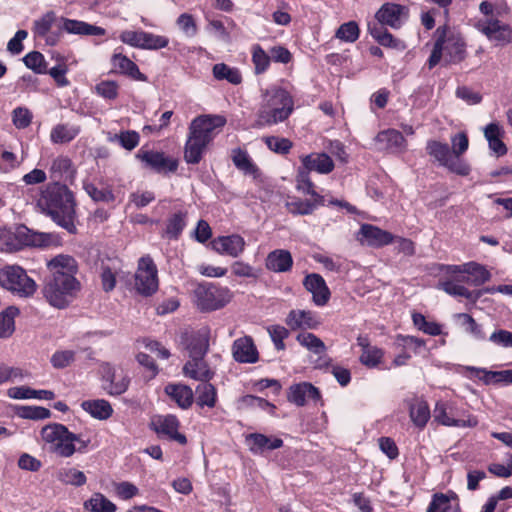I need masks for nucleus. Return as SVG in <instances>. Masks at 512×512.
<instances>
[{
    "label": "nucleus",
    "mask_w": 512,
    "mask_h": 512,
    "mask_svg": "<svg viewBox=\"0 0 512 512\" xmlns=\"http://www.w3.org/2000/svg\"><path fill=\"white\" fill-rule=\"evenodd\" d=\"M50 273L44 280L41 293L53 308L66 309L78 297L81 283L76 278L78 263L70 255L59 254L47 262Z\"/></svg>",
    "instance_id": "f257e3e1"
},
{
    "label": "nucleus",
    "mask_w": 512,
    "mask_h": 512,
    "mask_svg": "<svg viewBox=\"0 0 512 512\" xmlns=\"http://www.w3.org/2000/svg\"><path fill=\"white\" fill-rule=\"evenodd\" d=\"M226 124L221 115H202L190 124L189 136L185 145L184 158L187 163L197 164L202 158L206 146L217 134V129Z\"/></svg>",
    "instance_id": "f03ea898"
},
{
    "label": "nucleus",
    "mask_w": 512,
    "mask_h": 512,
    "mask_svg": "<svg viewBox=\"0 0 512 512\" xmlns=\"http://www.w3.org/2000/svg\"><path fill=\"white\" fill-rule=\"evenodd\" d=\"M435 42L427 65L434 68L443 60L445 66L459 64L466 58V43L460 33L444 25L436 29Z\"/></svg>",
    "instance_id": "7ed1b4c3"
},
{
    "label": "nucleus",
    "mask_w": 512,
    "mask_h": 512,
    "mask_svg": "<svg viewBox=\"0 0 512 512\" xmlns=\"http://www.w3.org/2000/svg\"><path fill=\"white\" fill-rule=\"evenodd\" d=\"M294 111V100L288 91L272 87L262 92V101L257 112L258 127L272 126L289 118Z\"/></svg>",
    "instance_id": "20e7f679"
},
{
    "label": "nucleus",
    "mask_w": 512,
    "mask_h": 512,
    "mask_svg": "<svg viewBox=\"0 0 512 512\" xmlns=\"http://www.w3.org/2000/svg\"><path fill=\"white\" fill-rule=\"evenodd\" d=\"M41 440L47 450L62 458H69L75 452L85 453L90 440L81 439L77 435L60 423H50L45 425L41 431Z\"/></svg>",
    "instance_id": "39448f33"
},
{
    "label": "nucleus",
    "mask_w": 512,
    "mask_h": 512,
    "mask_svg": "<svg viewBox=\"0 0 512 512\" xmlns=\"http://www.w3.org/2000/svg\"><path fill=\"white\" fill-rule=\"evenodd\" d=\"M51 242V234L33 231L23 224L0 228L1 252L12 253L26 247H48Z\"/></svg>",
    "instance_id": "423d86ee"
},
{
    "label": "nucleus",
    "mask_w": 512,
    "mask_h": 512,
    "mask_svg": "<svg viewBox=\"0 0 512 512\" xmlns=\"http://www.w3.org/2000/svg\"><path fill=\"white\" fill-rule=\"evenodd\" d=\"M74 194H39L37 206L70 233L76 231Z\"/></svg>",
    "instance_id": "0eeeda50"
},
{
    "label": "nucleus",
    "mask_w": 512,
    "mask_h": 512,
    "mask_svg": "<svg viewBox=\"0 0 512 512\" xmlns=\"http://www.w3.org/2000/svg\"><path fill=\"white\" fill-rule=\"evenodd\" d=\"M233 297L234 293L229 287L213 282L197 283L191 292L193 305L202 313L224 308Z\"/></svg>",
    "instance_id": "6e6552de"
},
{
    "label": "nucleus",
    "mask_w": 512,
    "mask_h": 512,
    "mask_svg": "<svg viewBox=\"0 0 512 512\" xmlns=\"http://www.w3.org/2000/svg\"><path fill=\"white\" fill-rule=\"evenodd\" d=\"M0 286L20 298H31L37 291L36 281L19 265H5L0 269Z\"/></svg>",
    "instance_id": "1a4fd4ad"
},
{
    "label": "nucleus",
    "mask_w": 512,
    "mask_h": 512,
    "mask_svg": "<svg viewBox=\"0 0 512 512\" xmlns=\"http://www.w3.org/2000/svg\"><path fill=\"white\" fill-rule=\"evenodd\" d=\"M433 419L447 427H476L478 419L467 410L459 408L455 402L439 400L435 403Z\"/></svg>",
    "instance_id": "9d476101"
},
{
    "label": "nucleus",
    "mask_w": 512,
    "mask_h": 512,
    "mask_svg": "<svg viewBox=\"0 0 512 512\" xmlns=\"http://www.w3.org/2000/svg\"><path fill=\"white\" fill-rule=\"evenodd\" d=\"M426 150L440 165L446 167L451 172L461 176L469 174L470 166L461 158L453 155L448 144L431 140L427 143Z\"/></svg>",
    "instance_id": "9b49d317"
},
{
    "label": "nucleus",
    "mask_w": 512,
    "mask_h": 512,
    "mask_svg": "<svg viewBox=\"0 0 512 512\" xmlns=\"http://www.w3.org/2000/svg\"><path fill=\"white\" fill-rule=\"evenodd\" d=\"M158 270L149 256L139 259L138 268L135 273V288L143 296H151L158 290Z\"/></svg>",
    "instance_id": "f8f14e48"
},
{
    "label": "nucleus",
    "mask_w": 512,
    "mask_h": 512,
    "mask_svg": "<svg viewBox=\"0 0 512 512\" xmlns=\"http://www.w3.org/2000/svg\"><path fill=\"white\" fill-rule=\"evenodd\" d=\"M443 268L448 274H467V276H461V281L473 286H481L491 279L489 270L485 266L473 261L462 265H446Z\"/></svg>",
    "instance_id": "ddd939ff"
},
{
    "label": "nucleus",
    "mask_w": 512,
    "mask_h": 512,
    "mask_svg": "<svg viewBox=\"0 0 512 512\" xmlns=\"http://www.w3.org/2000/svg\"><path fill=\"white\" fill-rule=\"evenodd\" d=\"M152 426L159 437L177 442L180 445L187 444V437L179 432L180 421L175 415L158 416L152 422Z\"/></svg>",
    "instance_id": "4468645a"
},
{
    "label": "nucleus",
    "mask_w": 512,
    "mask_h": 512,
    "mask_svg": "<svg viewBox=\"0 0 512 512\" xmlns=\"http://www.w3.org/2000/svg\"><path fill=\"white\" fill-rule=\"evenodd\" d=\"M103 389L111 396H118L125 393L130 385V378L124 374H118L110 363H103L100 366Z\"/></svg>",
    "instance_id": "2eb2a0df"
},
{
    "label": "nucleus",
    "mask_w": 512,
    "mask_h": 512,
    "mask_svg": "<svg viewBox=\"0 0 512 512\" xmlns=\"http://www.w3.org/2000/svg\"><path fill=\"white\" fill-rule=\"evenodd\" d=\"M476 28L483 33L490 41L497 44H508L512 41V29L509 25L497 19L479 21Z\"/></svg>",
    "instance_id": "dca6fc26"
},
{
    "label": "nucleus",
    "mask_w": 512,
    "mask_h": 512,
    "mask_svg": "<svg viewBox=\"0 0 512 512\" xmlns=\"http://www.w3.org/2000/svg\"><path fill=\"white\" fill-rule=\"evenodd\" d=\"M357 239L370 247L381 248L394 242V235L372 224H362Z\"/></svg>",
    "instance_id": "f3484780"
},
{
    "label": "nucleus",
    "mask_w": 512,
    "mask_h": 512,
    "mask_svg": "<svg viewBox=\"0 0 512 512\" xmlns=\"http://www.w3.org/2000/svg\"><path fill=\"white\" fill-rule=\"evenodd\" d=\"M210 244L211 248L216 253L237 258L243 253L246 242L239 234H231L227 236H218L214 238Z\"/></svg>",
    "instance_id": "a211bd4d"
},
{
    "label": "nucleus",
    "mask_w": 512,
    "mask_h": 512,
    "mask_svg": "<svg viewBox=\"0 0 512 512\" xmlns=\"http://www.w3.org/2000/svg\"><path fill=\"white\" fill-rule=\"evenodd\" d=\"M407 17V8L396 3H385L376 12V24L382 26H390L398 29L401 27L403 20Z\"/></svg>",
    "instance_id": "6ab92c4d"
},
{
    "label": "nucleus",
    "mask_w": 512,
    "mask_h": 512,
    "mask_svg": "<svg viewBox=\"0 0 512 512\" xmlns=\"http://www.w3.org/2000/svg\"><path fill=\"white\" fill-rule=\"evenodd\" d=\"M320 390L309 382H301L290 386L287 399L289 402L302 407L308 400L315 403L321 401Z\"/></svg>",
    "instance_id": "aec40b11"
},
{
    "label": "nucleus",
    "mask_w": 512,
    "mask_h": 512,
    "mask_svg": "<svg viewBox=\"0 0 512 512\" xmlns=\"http://www.w3.org/2000/svg\"><path fill=\"white\" fill-rule=\"evenodd\" d=\"M139 158L145 165L157 172H173L177 169L178 163L175 159L166 157L164 153L158 151L140 150L137 153Z\"/></svg>",
    "instance_id": "412c9836"
},
{
    "label": "nucleus",
    "mask_w": 512,
    "mask_h": 512,
    "mask_svg": "<svg viewBox=\"0 0 512 512\" xmlns=\"http://www.w3.org/2000/svg\"><path fill=\"white\" fill-rule=\"evenodd\" d=\"M310 198L302 199L295 195H287L285 205L289 213L293 215L311 214L318 206L323 205L322 194H310Z\"/></svg>",
    "instance_id": "4be33fe9"
},
{
    "label": "nucleus",
    "mask_w": 512,
    "mask_h": 512,
    "mask_svg": "<svg viewBox=\"0 0 512 512\" xmlns=\"http://www.w3.org/2000/svg\"><path fill=\"white\" fill-rule=\"evenodd\" d=\"M303 286L312 293V299L315 305L324 306L328 303L331 293L326 285L324 278L317 273H311L305 276Z\"/></svg>",
    "instance_id": "5701e85b"
},
{
    "label": "nucleus",
    "mask_w": 512,
    "mask_h": 512,
    "mask_svg": "<svg viewBox=\"0 0 512 512\" xmlns=\"http://www.w3.org/2000/svg\"><path fill=\"white\" fill-rule=\"evenodd\" d=\"M232 355L238 363L253 364L259 360V353L251 336L236 339L232 345Z\"/></svg>",
    "instance_id": "b1692460"
},
{
    "label": "nucleus",
    "mask_w": 512,
    "mask_h": 512,
    "mask_svg": "<svg viewBox=\"0 0 512 512\" xmlns=\"http://www.w3.org/2000/svg\"><path fill=\"white\" fill-rule=\"evenodd\" d=\"M374 140L379 150L401 152L406 149L405 138L395 129H388L379 132Z\"/></svg>",
    "instance_id": "393cba45"
},
{
    "label": "nucleus",
    "mask_w": 512,
    "mask_h": 512,
    "mask_svg": "<svg viewBox=\"0 0 512 512\" xmlns=\"http://www.w3.org/2000/svg\"><path fill=\"white\" fill-rule=\"evenodd\" d=\"M182 371L186 377L202 383L210 382L215 375L204 358L190 359L184 364Z\"/></svg>",
    "instance_id": "a878e982"
},
{
    "label": "nucleus",
    "mask_w": 512,
    "mask_h": 512,
    "mask_svg": "<svg viewBox=\"0 0 512 512\" xmlns=\"http://www.w3.org/2000/svg\"><path fill=\"white\" fill-rule=\"evenodd\" d=\"M249 450L253 454L263 453L267 450L279 449L283 446V440L278 437L266 436L262 433H250L245 438Z\"/></svg>",
    "instance_id": "bb28decb"
},
{
    "label": "nucleus",
    "mask_w": 512,
    "mask_h": 512,
    "mask_svg": "<svg viewBox=\"0 0 512 512\" xmlns=\"http://www.w3.org/2000/svg\"><path fill=\"white\" fill-rule=\"evenodd\" d=\"M484 137L489 148L496 156L500 157L507 153V147L503 142L505 131L498 122H492L483 128Z\"/></svg>",
    "instance_id": "cd10ccee"
},
{
    "label": "nucleus",
    "mask_w": 512,
    "mask_h": 512,
    "mask_svg": "<svg viewBox=\"0 0 512 512\" xmlns=\"http://www.w3.org/2000/svg\"><path fill=\"white\" fill-rule=\"evenodd\" d=\"M265 266L269 271L285 273L292 269L293 257L288 250L275 249L267 255Z\"/></svg>",
    "instance_id": "c85d7f7f"
},
{
    "label": "nucleus",
    "mask_w": 512,
    "mask_h": 512,
    "mask_svg": "<svg viewBox=\"0 0 512 512\" xmlns=\"http://www.w3.org/2000/svg\"><path fill=\"white\" fill-rule=\"evenodd\" d=\"M164 391L181 409L190 408L194 402L193 390L188 385L169 383Z\"/></svg>",
    "instance_id": "c756f323"
},
{
    "label": "nucleus",
    "mask_w": 512,
    "mask_h": 512,
    "mask_svg": "<svg viewBox=\"0 0 512 512\" xmlns=\"http://www.w3.org/2000/svg\"><path fill=\"white\" fill-rule=\"evenodd\" d=\"M303 168L318 173L327 174L334 168L333 160L325 153H311L301 158Z\"/></svg>",
    "instance_id": "7c9ffc66"
},
{
    "label": "nucleus",
    "mask_w": 512,
    "mask_h": 512,
    "mask_svg": "<svg viewBox=\"0 0 512 512\" xmlns=\"http://www.w3.org/2000/svg\"><path fill=\"white\" fill-rule=\"evenodd\" d=\"M461 278L458 280H445L439 282V288L450 296L463 297L473 304L482 296V291H470L464 285L460 284Z\"/></svg>",
    "instance_id": "2f4dec72"
},
{
    "label": "nucleus",
    "mask_w": 512,
    "mask_h": 512,
    "mask_svg": "<svg viewBox=\"0 0 512 512\" xmlns=\"http://www.w3.org/2000/svg\"><path fill=\"white\" fill-rule=\"evenodd\" d=\"M409 416L417 428L423 429L431 417V411L427 401L414 399L409 405Z\"/></svg>",
    "instance_id": "473e14b6"
},
{
    "label": "nucleus",
    "mask_w": 512,
    "mask_h": 512,
    "mask_svg": "<svg viewBox=\"0 0 512 512\" xmlns=\"http://www.w3.org/2000/svg\"><path fill=\"white\" fill-rule=\"evenodd\" d=\"M62 29L70 34L102 36L105 29L83 21L62 18Z\"/></svg>",
    "instance_id": "72a5a7b5"
},
{
    "label": "nucleus",
    "mask_w": 512,
    "mask_h": 512,
    "mask_svg": "<svg viewBox=\"0 0 512 512\" xmlns=\"http://www.w3.org/2000/svg\"><path fill=\"white\" fill-rule=\"evenodd\" d=\"M7 395L12 399H41L53 400L55 393L50 390H35L28 386L11 387L7 390Z\"/></svg>",
    "instance_id": "f704fd0d"
},
{
    "label": "nucleus",
    "mask_w": 512,
    "mask_h": 512,
    "mask_svg": "<svg viewBox=\"0 0 512 512\" xmlns=\"http://www.w3.org/2000/svg\"><path fill=\"white\" fill-rule=\"evenodd\" d=\"M83 410L98 420H107L113 414V408L105 399L86 400L81 404Z\"/></svg>",
    "instance_id": "c9c22d12"
},
{
    "label": "nucleus",
    "mask_w": 512,
    "mask_h": 512,
    "mask_svg": "<svg viewBox=\"0 0 512 512\" xmlns=\"http://www.w3.org/2000/svg\"><path fill=\"white\" fill-rule=\"evenodd\" d=\"M370 35L382 46L404 49L405 45L399 39H395L387 29L379 24H368Z\"/></svg>",
    "instance_id": "e433bc0d"
},
{
    "label": "nucleus",
    "mask_w": 512,
    "mask_h": 512,
    "mask_svg": "<svg viewBox=\"0 0 512 512\" xmlns=\"http://www.w3.org/2000/svg\"><path fill=\"white\" fill-rule=\"evenodd\" d=\"M196 404L200 408L208 407L214 408L218 401V394L216 387L208 383H200L196 386Z\"/></svg>",
    "instance_id": "4c0bfd02"
},
{
    "label": "nucleus",
    "mask_w": 512,
    "mask_h": 512,
    "mask_svg": "<svg viewBox=\"0 0 512 512\" xmlns=\"http://www.w3.org/2000/svg\"><path fill=\"white\" fill-rule=\"evenodd\" d=\"M113 67L120 73L126 74L137 80H145L146 77L139 71L137 65L128 57L122 54H114L112 57Z\"/></svg>",
    "instance_id": "58836bf2"
},
{
    "label": "nucleus",
    "mask_w": 512,
    "mask_h": 512,
    "mask_svg": "<svg viewBox=\"0 0 512 512\" xmlns=\"http://www.w3.org/2000/svg\"><path fill=\"white\" fill-rule=\"evenodd\" d=\"M286 324L296 330L302 327L315 328L317 322L314 320L313 314L305 310H292L286 318Z\"/></svg>",
    "instance_id": "ea45409f"
},
{
    "label": "nucleus",
    "mask_w": 512,
    "mask_h": 512,
    "mask_svg": "<svg viewBox=\"0 0 512 512\" xmlns=\"http://www.w3.org/2000/svg\"><path fill=\"white\" fill-rule=\"evenodd\" d=\"M84 508L90 512H116L117 506L100 492L93 493L84 502Z\"/></svg>",
    "instance_id": "a19ab883"
},
{
    "label": "nucleus",
    "mask_w": 512,
    "mask_h": 512,
    "mask_svg": "<svg viewBox=\"0 0 512 512\" xmlns=\"http://www.w3.org/2000/svg\"><path fill=\"white\" fill-rule=\"evenodd\" d=\"M464 331L479 341L486 339V334L481 324L468 313H458L455 315Z\"/></svg>",
    "instance_id": "79ce46f5"
},
{
    "label": "nucleus",
    "mask_w": 512,
    "mask_h": 512,
    "mask_svg": "<svg viewBox=\"0 0 512 512\" xmlns=\"http://www.w3.org/2000/svg\"><path fill=\"white\" fill-rule=\"evenodd\" d=\"M209 348V340L206 334L197 333L191 336L188 344L187 350L189 353L190 359L195 358H204L208 352Z\"/></svg>",
    "instance_id": "37998d69"
},
{
    "label": "nucleus",
    "mask_w": 512,
    "mask_h": 512,
    "mask_svg": "<svg viewBox=\"0 0 512 512\" xmlns=\"http://www.w3.org/2000/svg\"><path fill=\"white\" fill-rule=\"evenodd\" d=\"M80 133V127L77 125L58 124L50 134L54 143H67L72 141Z\"/></svg>",
    "instance_id": "c03bdc74"
},
{
    "label": "nucleus",
    "mask_w": 512,
    "mask_h": 512,
    "mask_svg": "<svg viewBox=\"0 0 512 512\" xmlns=\"http://www.w3.org/2000/svg\"><path fill=\"white\" fill-rule=\"evenodd\" d=\"M212 73L217 80H226L233 85L242 82V75L237 68L229 67L225 63H218L213 66Z\"/></svg>",
    "instance_id": "a18cd8bd"
},
{
    "label": "nucleus",
    "mask_w": 512,
    "mask_h": 512,
    "mask_svg": "<svg viewBox=\"0 0 512 512\" xmlns=\"http://www.w3.org/2000/svg\"><path fill=\"white\" fill-rule=\"evenodd\" d=\"M57 480L66 485L80 487L86 484V475L75 468H61L57 472Z\"/></svg>",
    "instance_id": "49530a36"
},
{
    "label": "nucleus",
    "mask_w": 512,
    "mask_h": 512,
    "mask_svg": "<svg viewBox=\"0 0 512 512\" xmlns=\"http://www.w3.org/2000/svg\"><path fill=\"white\" fill-rule=\"evenodd\" d=\"M394 345L399 350H412L414 354H420L426 348V341L411 335L397 334Z\"/></svg>",
    "instance_id": "de8ad7c7"
},
{
    "label": "nucleus",
    "mask_w": 512,
    "mask_h": 512,
    "mask_svg": "<svg viewBox=\"0 0 512 512\" xmlns=\"http://www.w3.org/2000/svg\"><path fill=\"white\" fill-rule=\"evenodd\" d=\"M233 163L238 169L242 170L245 174L252 175L254 178H258L261 174L258 167L251 161L247 152L240 149L234 151Z\"/></svg>",
    "instance_id": "09e8293b"
},
{
    "label": "nucleus",
    "mask_w": 512,
    "mask_h": 512,
    "mask_svg": "<svg viewBox=\"0 0 512 512\" xmlns=\"http://www.w3.org/2000/svg\"><path fill=\"white\" fill-rule=\"evenodd\" d=\"M19 309L13 306L8 307L0 313V338H8L15 331V316Z\"/></svg>",
    "instance_id": "8fccbe9b"
},
{
    "label": "nucleus",
    "mask_w": 512,
    "mask_h": 512,
    "mask_svg": "<svg viewBox=\"0 0 512 512\" xmlns=\"http://www.w3.org/2000/svg\"><path fill=\"white\" fill-rule=\"evenodd\" d=\"M299 344L315 354H322L326 351L324 342L315 334L310 332L299 333L296 337Z\"/></svg>",
    "instance_id": "3c124183"
},
{
    "label": "nucleus",
    "mask_w": 512,
    "mask_h": 512,
    "mask_svg": "<svg viewBox=\"0 0 512 512\" xmlns=\"http://www.w3.org/2000/svg\"><path fill=\"white\" fill-rule=\"evenodd\" d=\"M484 385H512V369L491 371L485 369Z\"/></svg>",
    "instance_id": "603ef678"
},
{
    "label": "nucleus",
    "mask_w": 512,
    "mask_h": 512,
    "mask_svg": "<svg viewBox=\"0 0 512 512\" xmlns=\"http://www.w3.org/2000/svg\"><path fill=\"white\" fill-rule=\"evenodd\" d=\"M16 414L23 419L43 420L50 418L51 411L41 406H20L17 408Z\"/></svg>",
    "instance_id": "864d4df0"
},
{
    "label": "nucleus",
    "mask_w": 512,
    "mask_h": 512,
    "mask_svg": "<svg viewBox=\"0 0 512 512\" xmlns=\"http://www.w3.org/2000/svg\"><path fill=\"white\" fill-rule=\"evenodd\" d=\"M186 226L185 215L174 213L167 221L165 233L169 239H178Z\"/></svg>",
    "instance_id": "5fc2aeb1"
},
{
    "label": "nucleus",
    "mask_w": 512,
    "mask_h": 512,
    "mask_svg": "<svg viewBox=\"0 0 512 512\" xmlns=\"http://www.w3.org/2000/svg\"><path fill=\"white\" fill-rule=\"evenodd\" d=\"M383 356L384 352L382 349L371 346L362 350L359 360L364 366L374 368L381 363Z\"/></svg>",
    "instance_id": "6e6d98bb"
},
{
    "label": "nucleus",
    "mask_w": 512,
    "mask_h": 512,
    "mask_svg": "<svg viewBox=\"0 0 512 512\" xmlns=\"http://www.w3.org/2000/svg\"><path fill=\"white\" fill-rule=\"evenodd\" d=\"M359 26L355 21L346 22L337 29L335 37L341 41L355 42L359 37Z\"/></svg>",
    "instance_id": "4d7b16f0"
},
{
    "label": "nucleus",
    "mask_w": 512,
    "mask_h": 512,
    "mask_svg": "<svg viewBox=\"0 0 512 512\" xmlns=\"http://www.w3.org/2000/svg\"><path fill=\"white\" fill-rule=\"evenodd\" d=\"M24 64L37 74L47 73V64L44 56L38 51H32L23 58Z\"/></svg>",
    "instance_id": "13d9d810"
},
{
    "label": "nucleus",
    "mask_w": 512,
    "mask_h": 512,
    "mask_svg": "<svg viewBox=\"0 0 512 512\" xmlns=\"http://www.w3.org/2000/svg\"><path fill=\"white\" fill-rule=\"evenodd\" d=\"M268 333L271 340L278 351H283L286 348L284 340L289 337V330L281 325H272L268 327Z\"/></svg>",
    "instance_id": "bf43d9fd"
},
{
    "label": "nucleus",
    "mask_w": 512,
    "mask_h": 512,
    "mask_svg": "<svg viewBox=\"0 0 512 512\" xmlns=\"http://www.w3.org/2000/svg\"><path fill=\"white\" fill-rule=\"evenodd\" d=\"M451 501L448 495L438 492L433 494L426 512H450Z\"/></svg>",
    "instance_id": "052dcab7"
},
{
    "label": "nucleus",
    "mask_w": 512,
    "mask_h": 512,
    "mask_svg": "<svg viewBox=\"0 0 512 512\" xmlns=\"http://www.w3.org/2000/svg\"><path fill=\"white\" fill-rule=\"evenodd\" d=\"M169 43V39L165 36L155 35L143 31L142 48L148 50H158L165 48Z\"/></svg>",
    "instance_id": "680f3d73"
},
{
    "label": "nucleus",
    "mask_w": 512,
    "mask_h": 512,
    "mask_svg": "<svg viewBox=\"0 0 512 512\" xmlns=\"http://www.w3.org/2000/svg\"><path fill=\"white\" fill-rule=\"evenodd\" d=\"M270 55H268L259 45L253 47L252 60L255 65V73L262 74L270 64Z\"/></svg>",
    "instance_id": "e2e57ef3"
},
{
    "label": "nucleus",
    "mask_w": 512,
    "mask_h": 512,
    "mask_svg": "<svg viewBox=\"0 0 512 512\" xmlns=\"http://www.w3.org/2000/svg\"><path fill=\"white\" fill-rule=\"evenodd\" d=\"M263 140L271 151L280 154H287L292 147V142L287 138L267 136Z\"/></svg>",
    "instance_id": "0e129e2a"
},
{
    "label": "nucleus",
    "mask_w": 512,
    "mask_h": 512,
    "mask_svg": "<svg viewBox=\"0 0 512 512\" xmlns=\"http://www.w3.org/2000/svg\"><path fill=\"white\" fill-rule=\"evenodd\" d=\"M24 371L19 367L8 366L0 362V385L6 382H13L17 379L21 380L25 377Z\"/></svg>",
    "instance_id": "69168bd1"
},
{
    "label": "nucleus",
    "mask_w": 512,
    "mask_h": 512,
    "mask_svg": "<svg viewBox=\"0 0 512 512\" xmlns=\"http://www.w3.org/2000/svg\"><path fill=\"white\" fill-rule=\"evenodd\" d=\"M55 20V13L50 11L34 22V33L37 37H45Z\"/></svg>",
    "instance_id": "338daca9"
},
{
    "label": "nucleus",
    "mask_w": 512,
    "mask_h": 512,
    "mask_svg": "<svg viewBox=\"0 0 512 512\" xmlns=\"http://www.w3.org/2000/svg\"><path fill=\"white\" fill-rule=\"evenodd\" d=\"M179 29L188 37H194L197 34V24L191 14L183 13L176 21Z\"/></svg>",
    "instance_id": "774afa93"
}]
</instances>
